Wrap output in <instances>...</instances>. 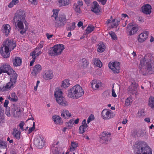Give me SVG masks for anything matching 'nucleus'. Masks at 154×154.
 <instances>
[{"mask_svg": "<svg viewBox=\"0 0 154 154\" xmlns=\"http://www.w3.org/2000/svg\"><path fill=\"white\" fill-rule=\"evenodd\" d=\"M132 102V98L131 97H128L125 101V104L126 105L129 106Z\"/></svg>", "mask_w": 154, "mask_h": 154, "instance_id": "obj_45", "label": "nucleus"}, {"mask_svg": "<svg viewBox=\"0 0 154 154\" xmlns=\"http://www.w3.org/2000/svg\"><path fill=\"white\" fill-rule=\"evenodd\" d=\"M113 86L112 90V95L113 97H117V95L115 91L113 89Z\"/></svg>", "mask_w": 154, "mask_h": 154, "instance_id": "obj_58", "label": "nucleus"}, {"mask_svg": "<svg viewBox=\"0 0 154 154\" xmlns=\"http://www.w3.org/2000/svg\"><path fill=\"white\" fill-rule=\"evenodd\" d=\"M2 31L5 35L8 36L11 31V27L9 24H6L3 25Z\"/></svg>", "mask_w": 154, "mask_h": 154, "instance_id": "obj_27", "label": "nucleus"}, {"mask_svg": "<svg viewBox=\"0 0 154 154\" xmlns=\"http://www.w3.org/2000/svg\"><path fill=\"white\" fill-rule=\"evenodd\" d=\"M25 124L24 122L23 121L21 122L20 123L19 125L20 127V129L22 130V131H24V129L23 128V127Z\"/></svg>", "mask_w": 154, "mask_h": 154, "instance_id": "obj_53", "label": "nucleus"}, {"mask_svg": "<svg viewBox=\"0 0 154 154\" xmlns=\"http://www.w3.org/2000/svg\"><path fill=\"white\" fill-rule=\"evenodd\" d=\"M42 53L41 49L39 47L36 48L34 51L31 53L30 55L32 56V58L35 59L36 57L41 54Z\"/></svg>", "mask_w": 154, "mask_h": 154, "instance_id": "obj_24", "label": "nucleus"}, {"mask_svg": "<svg viewBox=\"0 0 154 154\" xmlns=\"http://www.w3.org/2000/svg\"><path fill=\"white\" fill-rule=\"evenodd\" d=\"M95 27L92 25H89L86 29L85 34L88 35L91 33L94 29Z\"/></svg>", "mask_w": 154, "mask_h": 154, "instance_id": "obj_36", "label": "nucleus"}, {"mask_svg": "<svg viewBox=\"0 0 154 154\" xmlns=\"http://www.w3.org/2000/svg\"><path fill=\"white\" fill-rule=\"evenodd\" d=\"M8 99L11 101H16L17 100V97L16 96V94L15 93L12 92L11 96L8 97Z\"/></svg>", "mask_w": 154, "mask_h": 154, "instance_id": "obj_42", "label": "nucleus"}, {"mask_svg": "<svg viewBox=\"0 0 154 154\" xmlns=\"http://www.w3.org/2000/svg\"><path fill=\"white\" fill-rule=\"evenodd\" d=\"M78 143L74 141H72L71 143V146L70 147V152H73L78 147Z\"/></svg>", "mask_w": 154, "mask_h": 154, "instance_id": "obj_34", "label": "nucleus"}, {"mask_svg": "<svg viewBox=\"0 0 154 154\" xmlns=\"http://www.w3.org/2000/svg\"><path fill=\"white\" fill-rule=\"evenodd\" d=\"M21 132L20 130L14 128L13 129L12 135L16 139L19 140L20 138Z\"/></svg>", "mask_w": 154, "mask_h": 154, "instance_id": "obj_30", "label": "nucleus"}, {"mask_svg": "<svg viewBox=\"0 0 154 154\" xmlns=\"http://www.w3.org/2000/svg\"><path fill=\"white\" fill-rule=\"evenodd\" d=\"M56 100L58 104L62 106H66L68 105L66 100L62 96L57 98Z\"/></svg>", "mask_w": 154, "mask_h": 154, "instance_id": "obj_22", "label": "nucleus"}, {"mask_svg": "<svg viewBox=\"0 0 154 154\" xmlns=\"http://www.w3.org/2000/svg\"><path fill=\"white\" fill-rule=\"evenodd\" d=\"M151 6L149 4L144 5L141 7L142 12L147 15L150 14H151Z\"/></svg>", "mask_w": 154, "mask_h": 154, "instance_id": "obj_20", "label": "nucleus"}, {"mask_svg": "<svg viewBox=\"0 0 154 154\" xmlns=\"http://www.w3.org/2000/svg\"><path fill=\"white\" fill-rule=\"evenodd\" d=\"M15 43L13 40L7 39L3 43V46L5 47L6 50L8 49L11 51L16 47Z\"/></svg>", "mask_w": 154, "mask_h": 154, "instance_id": "obj_13", "label": "nucleus"}, {"mask_svg": "<svg viewBox=\"0 0 154 154\" xmlns=\"http://www.w3.org/2000/svg\"><path fill=\"white\" fill-rule=\"evenodd\" d=\"M74 6L75 7V11L78 13H80L81 12V7L77 5H75Z\"/></svg>", "mask_w": 154, "mask_h": 154, "instance_id": "obj_55", "label": "nucleus"}, {"mask_svg": "<svg viewBox=\"0 0 154 154\" xmlns=\"http://www.w3.org/2000/svg\"><path fill=\"white\" fill-rule=\"evenodd\" d=\"M0 70L3 73H7L9 76L17 75L16 72L8 63L2 64L0 67Z\"/></svg>", "mask_w": 154, "mask_h": 154, "instance_id": "obj_6", "label": "nucleus"}, {"mask_svg": "<svg viewBox=\"0 0 154 154\" xmlns=\"http://www.w3.org/2000/svg\"><path fill=\"white\" fill-rule=\"evenodd\" d=\"M70 3V0H58V4L60 6H67Z\"/></svg>", "mask_w": 154, "mask_h": 154, "instance_id": "obj_31", "label": "nucleus"}, {"mask_svg": "<svg viewBox=\"0 0 154 154\" xmlns=\"http://www.w3.org/2000/svg\"><path fill=\"white\" fill-rule=\"evenodd\" d=\"M91 85L93 89L96 90L102 86V83L99 81L93 80L91 82Z\"/></svg>", "mask_w": 154, "mask_h": 154, "instance_id": "obj_23", "label": "nucleus"}, {"mask_svg": "<svg viewBox=\"0 0 154 154\" xmlns=\"http://www.w3.org/2000/svg\"><path fill=\"white\" fill-rule=\"evenodd\" d=\"M12 112L13 116L15 117H19L21 114L20 108L15 105H13L12 106Z\"/></svg>", "mask_w": 154, "mask_h": 154, "instance_id": "obj_18", "label": "nucleus"}, {"mask_svg": "<svg viewBox=\"0 0 154 154\" xmlns=\"http://www.w3.org/2000/svg\"><path fill=\"white\" fill-rule=\"evenodd\" d=\"M93 62L96 66L101 67L102 66V63L100 60L97 58H95L93 60Z\"/></svg>", "mask_w": 154, "mask_h": 154, "instance_id": "obj_41", "label": "nucleus"}, {"mask_svg": "<svg viewBox=\"0 0 154 154\" xmlns=\"http://www.w3.org/2000/svg\"><path fill=\"white\" fill-rule=\"evenodd\" d=\"M149 106L152 109H154V97L152 96L150 97L149 99Z\"/></svg>", "mask_w": 154, "mask_h": 154, "instance_id": "obj_37", "label": "nucleus"}, {"mask_svg": "<svg viewBox=\"0 0 154 154\" xmlns=\"http://www.w3.org/2000/svg\"><path fill=\"white\" fill-rule=\"evenodd\" d=\"M26 16L25 11L19 10L15 14L13 20V24L22 34L25 33L28 29L27 27H24V23L26 22Z\"/></svg>", "mask_w": 154, "mask_h": 154, "instance_id": "obj_2", "label": "nucleus"}, {"mask_svg": "<svg viewBox=\"0 0 154 154\" xmlns=\"http://www.w3.org/2000/svg\"><path fill=\"white\" fill-rule=\"evenodd\" d=\"M29 3L33 5H36L38 3V0H28Z\"/></svg>", "mask_w": 154, "mask_h": 154, "instance_id": "obj_49", "label": "nucleus"}, {"mask_svg": "<svg viewBox=\"0 0 154 154\" xmlns=\"http://www.w3.org/2000/svg\"><path fill=\"white\" fill-rule=\"evenodd\" d=\"M9 103V101L8 100H5V102H4V107H5L6 108H7V107H8L7 106L8 105Z\"/></svg>", "mask_w": 154, "mask_h": 154, "instance_id": "obj_60", "label": "nucleus"}, {"mask_svg": "<svg viewBox=\"0 0 154 154\" xmlns=\"http://www.w3.org/2000/svg\"><path fill=\"white\" fill-rule=\"evenodd\" d=\"M112 17L111 16L110 18L109 19H108L106 23L107 24H109V23H111L112 24L111 25V27L112 28H114L115 27H116L119 24V22L118 20H116L115 19H112Z\"/></svg>", "mask_w": 154, "mask_h": 154, "instance_id": "obj_25", "label": "nucleus"}, {"mask_svg": "<svg viewBox=\"0 0 154 154\" xmlns=\"http://www.w3.org/2000/svg\"><path fill=\"white\" fill-rule=\"evenodd\" d=\"M65 48L63 45L58 44L55 45L51 48L49 50L48 53L51 56H57L63 53Z\"/></svg>", "mask_w": 154, "mask_h": 154, "instance_id": "obj_5", "label": "nucleus"}, {"mask_svg": "<svg viewBox=\"0 0 154 154\" xmlns=\"http://www.w3.org/2000/svg\"><path fill=\"white\" fill-rule=\"evenodd\" d=\"M84 93V91L80 86L76 85L69 90L68 96L71 98L78 99L82 96Z\"/></svg>", "mask_w": 154, "mask_h": 154, "instance_id": "obj_4", "label": "nucleus"}, {"mask_svg": "<svg viewBox=\"0 0 154 154\" xmlns=\"http://www.w3.org/2000/svg\"><path fill=\"white\" fill-rule=\"evenodd\" d=\"M111 139V134L109 132H103L100 137V142L102 143H107Z\"/></svg>", "mask_w": 154, "mask_h": 154, "instance_id": "obj_14", "label": "nucleus"}, {"mask_svg": "<svg viewBox=\"0 0 154 154\" xmlns=\"http://www.w3.org/2000/svg\"><path fill=\"white\" fill-rule=\"evenodd\" d=\"M35 129V122H33V125L32 127L30 128H29V133H31L32 131L34 130Z\"/></svg>", "mask_w": 154, "mask_h": 154, "instance_id": "obj_59", "label": "nucleus"}, {"mask_svg": "<svg viewBox=\"0 0 154 154\" xmlns=\"http://www.w3.org/2000/svg\"><path fill=\"white\" fill-rule=\"evenodd\" d=\"M109 95V92L107 91H105L103 93V96L105 98H108Z\"/></svg>", "mask_w": 154, "mask_h": 154, "instance_id": "obj_50", "label": "nucleus"}, {"mask_svg": "<svg viewBox=\"0 0 154 154\" xmlns=\"http://www.w3.org/2000/svg\"><path fill=\"white\" fill-rule=\"evenodd\" d=\"M45 35L46 36L47 38L49 39L52 38L53 36V35L49 34L48 33H46Z\"/></svg>", "mask_w": 154, "mask_h": 154, "instance_id": "obj_62", "label": "nucleus"}, {"mask_svg": "<svg viewBox=\"0 0 154 154\" xmlns=\"http://www.w3.org/2000/svg\"><path fill=\"white\" fill-rule=\"evenodd\" d=\"M75 5L78 6L79 7H81L83 5V2L82 0H79L77 1V3H75Z\"/></svg>", "mask_w": 154, "mask_h": 154, "instance_id": "obj_54", "label": "nucleus"}, {"mask_svg": "<svg viewBox=\"0 0 154 154\" xmlns=\"http://www.w3.org/2000/svg\"><path fill=\"white\" fill-rule=\"evenodd\" d=\"M126 28V33L129 36L135 34L139 29V26L137 25L132 23L128 24Z\"/></svg>", "mask_w": 154, "mask_h": 154, "instance_id": "obj_8", "label": "nucleus"}, {"mask_svg": "<svg viewBox=\"0 0 154 154\" xmlns=\"http://www.w3.org/2000/svg\"><path fill=\"white\" fill-rule=\"evenodd\" d=\"M94 117L93 115H91L88 117L87 121V122L88 124L91 121L94 120Z\"/></svg>", "mask_w": 154, "mask_h": 154, "instance_id": "obj_48", "label": "nucleus"}, {"mask_svg": "<svg viewBox=\"0 0 154 154\" xmlns=\"http://www.w3.org/2000/svg\"><path fill=\"white\" fill-rule=\"evenodd\" d=\"M61 116L65 119H67L70 117L71 115L68 110L64 109L62 112Z\"/></svg>", "mask_w": 154, "mask_h": 154, "instance_id": "obj_33", "label": "nucleus"}, {"mask_svg": "<svg viewBox=\"0 0 154 154\" xmlns=\"http://www.w3.org/2000/svg\"><path fill=\"white\" fill-rule=\"evenodd\" d=\"M13 63L14 66H20L22 63V59L18 57H16L13 59Z\"/></svg>", "mask_w": 154, "mask_h": 154, "instance_id": "obj_29", "label": "nucleus"}, {"mask_svg": "<svg viewBox=\"0 0 154 154\" xmlns=\"http://www.w3.org/2000/svg\"><path fill=\"white\" fill-rule=\"evenodd\" d=\"M91 11L95 13H98L100 11V7L96 2H94L92 3Z\"/></svg>", "mask_w": 154, "mask_h": 154, "instance_id": "obj_21", "label": "nucleus"}, {"mask_svg": "<svg viewBox=\"0 0 154 154\" xmlns=\"http://www.w3.org/2000/svg\"><path fill=\"white\" fill-rule=\"evenodd\" d=\"M114 115L110 110L104 109L102 112L101 117L103 119L108 120L114 117Z\"/></svg>", "mask_w": 154, "mask_h": 154, "instance_id": "obj_12", "label": "nucleus"}, {"mask_svg": "<svg viewBox=\"0 0 154 154\" xmlns=\"http://www.w3.org/2000/svg\"><path fill=\"white\" fill-rule=\"evenodd\" d=\"M79 63L82 68L86 67L88 65L87 60L85 59H83L80 61Z\"/></svg>", "mask_w": 154, "mask_h": 154, "instance_id": "obj_40", "label": "nucleus"}, {"mask_svg": "<svg viewBox=\"0 0 154 154\" xmlns=\"http://www.w3.org/2000/svg\"><path fill=\"white\" fill-rule=\"evenodd\" d=\"M43 79L45 80H51L53 79L54 74L53 72L50 70L44 71L42 74Z\"/></svg>", "mask_w": 154, "mask_h": 154, "instance_id": "obj_17", "label": "nucleus"}, {"mask_svg": "<svg viewBox=\"0 0 154 154\" xmlns=\"http://www.w3.org/2000/svg\"><path fill=\"white\" fill-rule=\"evenodd\" d=\"M5 114L8 116H11L10 108L9 107H7L6 108Z\"/></svg>", "mask_w": 154, "mask_h": 154, "instance_id": "obj_52", "label": "nucleus"}, {"mask_svg": "<svg viewBox=\"0 0 154 154\" xmlns=\"http://www.w3.org/2000/svg\"><path fill=\"white\" fill-rule=\"evenodd\" d=\"M52 118L54 122L56 124H60L62 122V119L58 115H55L53 116Z\"/></svg>", "mask_w": 154, "mask_h": 154, "instance_id": "obj_35", "label": "nucleus"}, {"mask_svg": "<svg viewBox=\"0 0 154 154\" xmlns=\"http://www.w3.org/2000/svg\"><path fill=\"white\" fill-rule=\"evenodd\" d=\"M34 143L37 148L41 149L44 145V139L43 137L38 135L35 138L34 140Z\"/></svg>", "mask_w": 154, "mask_h": 154, "instance_id": "obj_11", "label": "nucleus"}, {"mask_svg": "<svg viewBox=\"0 0 154 154\" xmlns=\"http://www.w3.org/2000/svg\"><path fill=\"white\" fill-rule=\"evenodd\" d=\"M70 85L69 80L68 79H65L62 81L61 84V87L66 88L68 87Z\"/></svg>", "mask_w": 154, "mask_h": 154, "instance_id": "obj_39", "label": "nucleus"}, {"mask_svg": "<svg viewBox=\"0 0 154 154\" xmlns=\"http://www.w3.org/2000/svg\"><path fill=\"white\" fill-rule=\"evenodd\" d=\"M109 67L114 73H118L120 70V63L119 62L112 61L108 64Z\"/></svg>", "mask_w": 154, "mask_h": 154, "instance_id": "obj_10", "label": "nucleus"}, {"mask_svg": "<svg viewBox=\"0 0 154 154\" xmlns=\"http://www.w3.org/2000/svg\"><path fill=\"white\" fill-rule=\"evenodd\" d=\"M106 47L103 42L99 43L97 46V51L99 52H102L105 50Z\"/></svg>", "mask_w": 154, "mask_h": 154, "instance_id": "obj_32", "label": "nucleus"}, {"mask_svg": "<svg viewBox=\"0 0 154 154\" xmlns=\"http://www.w3.org/2000/svg\"><path fill=\"white\" fill-rule=\"evenodd\" d=\"M10 51L8 49L6 50V48L3 46L0 48V54L4 58H6L9 57Z\"/></svg>", "mask_w": 154, "mask_h": 154, "instance_id": "obj_19", "label": "nucleus"}, {"mask_svg": "<svg viewBox=\"0 0 154 154\" xmlns=\"http://www.w3.org/2000/svg\"><path fill=\"white\" fill-rule=\"evenodd\" d=\"M62 93L60 90H56L54 93V96L57 99V97H59L62 96Z\"/></svg>", "mask_w": 154, "mask_h": 154, "instance_id": "obj_44", "label": "nucleus"}, {"mask_svg": "<svg viewBox=\"0 0 154 154\" xmlns=\"http://www.w3.org/2000/svg\"><path fill=\"white\" fill-rule=\"evenodd\" d=\"M76 27L75 23V22L72 23L70 25L69 27H68V30H73L75 29Z\"/></svg>", "mask_w": 154, "mask_h": 154, "instance_id": "obj_47", "label": "nucleus"}, {"mask_svg": "<svg viewBox=\"0 0 154 154\" xmlns=\"http://www.w3.org/2000/svg\"><path fill=\"white\" fill-rule=\"evenodd\" d=\"M88 127V125L86 123V121L85 119L83 120L82 122V125L79 128V133L80 134H83L86 130L87 128Z\"/></svg>", "mask_w": 154, "mask_h": 154, "instance_id": "obj_26", "label": "nucleus"}, {"mask_svg": "<svg viewBox=\"0 0 154 154\" xmlns=\"http://www.w3.org/2000/svg\"><path fill=\"white\" fill-rule=\"evenodd\" d=\"M135 154H152L151 148L145 142H136L133 146Z\"/></svg>", "mask_w": 154, "mask_h": 154, "instance_id": "obj_3", "label": "nucleus"}, {"mask_svg": "<svg viewBox=\"0 0 154 154\" xmlns=\"http://www.w3.org/2000/svg\"><path fill=\"white\" fill-rule=\"evenodd\" d=\"M138 85L136 82H132L129 86L128 90L130 93L133 94L137 95Z\"/></svg>", "mask_w": 154, "mask_h": 154, "instance_id": "obj_16", "label": "nucleus"}, {"mask_svg": "<svg viewBox=\"0 0 154 154\" xmlns=\"http://www.w3.org/2000/svg\"><path fill=\"white\" fill-rule=\"evenodd\" d=\"M153 62V58L150 54H147L142 58L139 65L140 72L144 75L154 72Z\"/></svg>", "mask_w": 154, "mask_h": 154, "instance_id": "obj_1", "label": "nucleus"}, {"mask_svg": "<svg viewBox=\"0 0 154 154\" xmlns=\"http://www.w3.org/2000/svg\"><path fill=\"white\" fill-rule=\"evenodd\" d=\"M51 149L52 150V152L54 154H60V152L59 151H58L57 150L56 151V149H54V148L52 147H51Z\"/></svg>", "mask_w": 154, "mask_h": 154, "instance_id": "obj_56", "label": "nucleus"}, {"mask_svg": "<svg viewBox=\"0 0 154 154\" xmlns=\"http://www.w3.org/2000/svg\"><path fill=\"white\" fill-rule=\"evenodd\" d=\"M98 2H100L103 5H104L106 2L107 0H97Z\"/></svg>", "mask_w": 154, "mask_h": 154, "instance_id": "obj_64", "label": "nucleus"}, {"mask_svg": "<svg viewBox=\"0 0 154 154\" xmlns=\"http://www.w3.org/2000/svg\"><path fill=\"white\" fill-rule=\"evenodd\" d=\"M10 81L6 83V85L4 86V91H8L14 87V85L17 82V75L10 76Z\"/></svg>", "mask_w": 154, "mask_h": 154, "instance_id": "obj_9", "label": "nucleus"}, {"mask_svg": "<svg viewBox=\"0 0 154 154\" xmlns=\"http://www.w3.org/2000/svg\"><path fill=\"white\" fill-rule=\"evenodd\" d=\"M144 110L142 109L141 111L138 112V114L139 116H143L144 115Z\"/></svg>", "mask_w": 154, "mask_h": 154, "instance_id": "obj_61", "label": "nucleus"}, {"mask_svg": "<svg viewBox=\"0 0 154 154\" xmlns=\"http://www.w3.org/2000/svg\"><path fill=\"white\" fill-rule=\"evenodd\" d=\"M149 32L144 31L140 33L137 36V40L140 43H142L145 42L148 37Z\"/></svg>", "mask_w": 154, "mask_h": 154, "instance_id": "obj_15", "label": "nucleus"}, {"mask_svg": "<svg viewBox=\"0 0 154 154\" xmlns=\"http://www.w3.org/2000/svg\"><path fill=\"white\" fill-rule=\"evenodd\" d=\"M58 15V13L56 11H53V14L52 15V17L54 18L55 21L58 18V17H57Z\"/></svg>", "mask_w": 154, "mask_h": 154, "instance_id": "obj_51", "label": "nucleus"}, {"mask_svg": "<svg viewBox=\"0 0 154 154\" xmlns=\"http://www.w3.org/2000/svg\"><path fill=\"white\" fill-rule=\"evenodd\" d=\"M19 0H12L8 4V6L9 8H11L14 5H17L19 3Z\"/></svg>", "mask_w": 154, "mask_h": 154, "instance_id": "obj_43", "label": "nucleus"}, {"mask_svg": "<svg viewBox=\"0 0 154 154\" xmlns=\"http://www.w3.org/2000/svg\"><path fill=\"white\" fill-rule=\"evenodd\" d=\"M45 44V42L44 41H41L39 44V46L40 48V49H41L42 48Z\"/></svg>", "mask_w": 154, "mask_h": 154, "instance_id": "obj_63", "label": "nucleus"}, {"mask_svg": "<svg viewBox=\"0 0 154 154\" xmlns=\"http://www.w3.org/2000/svg\"><path fill=\"white\" fill-rule=\"evenodd\" d=\"M67 20L64 14L60 15L58 18L54 21L53 25L57 28H60L64 26L66 24Z\"/></svg>", "mask_w": 154, "mask_h": 154, "instance_id": "obj_7", "label": "nucleus"}, {"mask_svg": "<svg viewBox=\"0 0 154 154\" xmlns=\"http://www.w3.org/2000/svg\"><path fill=\"white\" fill-rule=\"evenodd\" d=\"M109 34L111 37V38L112 40H117V37L114 32H109Z\"/></svg>", "mask_w": 154, "mask_h": 154, "instance_id": "obj_46", "label": "nucleus"}, {"mask_svg": "<svg viewBox=\"0 0 154 154\" xmlns=\"http://www.w3.org/2000/svg\"><path fill=\"white\" fill-rule=\"evenodd\" d=\"M42 69V66L40 65H35L33 68L32 74L33 75H36L41 71Z\"/></svg>", "mask_w": 154, "mask_h": 154, "instance_id": "obj_28", "label": "nucleus"}, {"mask_svg": "<svg viewBox=\"0 0 154 154\" xmlns=\"http://www.w3.org/2000/svg\"><path fill=\"white\" fill-rule=\"evenodd\" d=\"M10 152V154H18L17 151L15 149H12Z\"/></svg>", "mask_w": 154, "mask_h": 154, "instance_id": "obj_57", "label": "nucleus"}, {"mask_svg": "<svg viewBox=\"0 0 154 154\" xmlns=\"http://www.w3.org/2000/svg\"><path fill=\"white\" fill-rule=\"evenodd\" d=\"M66 126L69 129H71L74 126V120L73 119H71L68 122H66Z\"/></svg>", "mask_w": 154, "mask_h": 154, "instance_id": "obj_38", "label": "nucleus"}]
</instances>
